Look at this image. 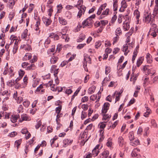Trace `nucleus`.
Returning <instances> with one entry per match:
<instances>
[{
  "label": "nucleus",
  "instance_id": "1",
  "mask_svg": "<svg viewBox=\"0 0 158 158\" xmlns=\"http://www.w3.org/2000/svg\"><path fill=\"white\" fill-rule=\"evenodd\" d=\"M95 16V14H93L85 20L82 23V25L83 26V28H84L85 26H88L89 28L91 27L94 22L92 19L94 18Z\"/></svg>",
  "mask_w": 158,
  "mask_h": 158
},
{
  "label": "nucleus",
  "instance_id": "2",
  "mask_svg": "<svg viewBox=\"0 0 158 158\" xmlns=\"http://www.w3.org/2000/svg\"><path fill=\"white\" fill-rule=\"evenodd\" d=\"M145 22L149 23L150 22H152L154 20L153 18H151V15L150 13L148 14L147 13L144 15Z\"/></svg>",
  "mask_w": 158,
  "mask_h": 158
},
{
  "label": "nucleus",
  "instance_id": "3",
  "mask_svg": "<svg viewBox=\"0 0 158 158\" xmlns=\"http://www.w3.org/2000/svg\"><path fill=\"white\" fill-rule=\"evenodd\" d=\"M42 20L46 27L48 26L52 23V21L50 18H47L44 16L43 17Z\"/></svg>",
  "mask_w": 158,
  "mask_h": 158
},
{
  "label": "nucleus",
  "instance_id": "4",
  "mask_svg": "<svg viewBox=\"0 0 158 158\" xmlns=\"http://www.w3.org/2000/svg\"><path fill=\"white\" fill-rule=\"evenodd\" d=\"M79 11L78 12L77 16L79 18L81 17L82 14H84L86 10V7L84 6H81L79 8Z\"/></svg>",
  "mask_w": 158,
  "mask_h": 158
},
{
  "label": "nucleus",
  "instance_id": "5",
  "mask_svg": "<svg viewBox=\"0 0 158 158\" xmlns=\"http://www.w3.org/2000/svg\"><path fill=\"white\" fill-rule=\"evenodd\" d=\"M109 106L110 104L108 102L105 103L102 107V113H106L107 112L108 110L109 109Z\"/></svg>",
  "mask_w": 158,
  "mask_h": 158
},
{
  "label": "nucleus",
  "instance_id": "6",
  "mask_svg": "<svg viewBox=\"0 0 158 158\" xmlns=\"http://www.w3.org/2000/svg\"><path fill=\"white\" fill-rule=\"evenodd\" d=\"M21 118L22 120H19V122H22L23 121H29L31 120L30 118L28 117L27 114H24L21 115Z\"/></svg>",
  "mask_w": 158,
  "mask_h": 158
},
{
  "label": "nucleus",
  "instance_id": "7",
  "mask_svg": "<svg viewBox=\"0 0 158 158\" xmlns=\"http://www.w3.org/2000/svg\"><path fill=\"white\" fill-rule=\"evenodd\" d=\"M19 117V114H13L10 117V120L13 123L16 122L18 118Z\"/></svg>",
  "mask_w": 158,
  "mask_h": 158
},
{
  "label": "nucleus",
  "instance_id": "8",
  "mask_svg": "<svg viewBox=\"0 0 158 158\" xmlns=\"http://www.w3.org/2000/svg\"><path fill=\"white\" fill-rule=\"evenodd\" d=\"M107 5V4L106 3H105L102 5L99 8L98 10L97 13V14L98 15H100L102 10L105 9V8L106 7Z\"/></svg>",
  "mask_w": 158,
  "mask_h": 158
},
{
  "label": "nucleus",
  "instance_id": "9",
  "mask_svg": "<svg viewBox=\"0 0 158 158\" xmlns=\"http://www.w3.org/2000/svg\"><path fill=\"white\" fill-rule=\"evenodd\" d=\"M109 151L107 150H105L103 151L100 155L101 158H106L109 156Z\"/></svg>",
  "mask_w": 158,
  "mask_h": 158
},
{
  "label": "nucleus",
  "instance_id": "10",
  "mask_svg": "<svg viewBox=\"0 0 158 158\" xmlns=\"http://www.w3.org/2000/svg\"><path fill=\"white\" fill-rule=\"evenodd\" d=\"M18 41L17 40H16L15 44L14 45L13 47V52L14 54H15L17 52L18 49Z\"/></svg>",
  "mask_w": 158,
  "mask_h": 158
},
{
  "label": "nucleus",
  "instance_id": "11",
  "mask_svg": "<svg viewBox=\"0 0 158 158\" xmlns=\"http://www.w3.org/2000/svg\"><path fill=\"white\" fill-rule=\"evenodd\" d=\"M134 14L137 20V23H138L139 22V18L140 16V12L138 10H136L134 11Z\"/></svg>",
  "mask_w": 158,
  "mask_h": 158
},
{
  "label": "nucleus",
  "instance_id": "12",
  "mask_svg": "<svg viewBox=\"0 0 158 158\" xmlns=\"http://www.w3.org/2000/svg\"><path fill=\"white\" fill-rule=\"evenodd\" d=\"M58 20L60 24L62 25H65L67 23V21L62 17H59L58 18Z\"/></svg>",
  "mask_w": 158,
  "mask_h": 158
},
{
  "label": "nucleus",
  "instance_id": "13",
  "mask_svg": "<svg viewBox=\"0 0 158 158\" xmlns=\"http://www.w3.org/2000/svg\"><path fill=\"white\" fill-rule=\"evenodd\" d=\"M49 37L53 39L54 40H58L59 38V36L56 34L53 33H50Z\"/></svg>",
  "mask_w": 158,
  "mask_h": 158
},
{
  "label": "nucleus",
  "instance_id": "14",
  "mask_svg": "<svg viewBox=\"0 0 158 158\" xmlns=\"http://www.w3.org/2000/svg\"><path fill=\"white\" fill-rule=\"evenodd\" d=\"M31 54L30 53H27L23 58V60H27L30 59L31 58Z\"/></svg>",
  "mask_w": 158,
  "mask_h": 158
},
{
  "label": "nucleus",
  "instance_id": "15",
  "mask_svg": "<svg viewBox=\"0 0 158 158\" xmlns=\"http://www.w3.org/2000/svg\"><path fill=\"white\" fill-rule=\"evenodd\" d=\"M58 57L55 56H53L50 59V62L52 64H55L58 60Z\"/></svg>",
  "mask_w": 158,
  "mask_h": 158
},
{
  "label": "nucleus",
  "instance_id": "16",
  "mask_svg": "<svg viewBox=\"0 0 158 158\" xmlns=\"http://www.w3.org/2000/svg\"><path fill=\"white\" fill-rule=\"evenodd\" d=\"M85 35L83 33L80 34L79 38L77 39V42H80L82 41L85 38Z\"/></svg>",
  "mask_w": 158,
  "mask_h": 158
},
{
  "label": "nucleus",
  "instance_id": "17",
  "mask_svg": "<svg viewBox=\"0 0 158 158\" xmlns=\"http://www.w3.org/2000/svg\"><path fill=\"white\" fill-rule=\"evenodd\" d=\"M123 28L125 31L128 30L130 28L129 23L127 22H124L123 24Z\"/></svg>",
  "mask_w": 158,
  "mask_h": 158
},
{
  "label": "nucleus",
  "instance_id": "18",
  "mask_svg": "<svg viewBox=\"0 0 158 158\" xmlns=\"http://www.w3.org/2000/svg\"><path fill=\"white\" fill-rule=\"evenodd\" d=\"M147 62L148 63H151L152 61V56L150 54L148 53L146 55Z\"/></svg>",
  "mask_w": 158,
  "mask_h": 158
},
{
  "label": "nucleus",
  "instance_id": "19",
  "mask_svg": "<svg viewBox=\"0 0 158 158\" xmlns=\"http://www.w3.org/2000/svg\"><path fill=\"white\" fill-rule=\"evenodd\" d=\"M118 142L120 146L122 147L124 143L123 138L122 136H120L118 139Z\"/></svg>",
  "mask_w": 158,
  "mask_h": 158
},
{
  "label": "nucleus",
  "instance_id": "20",
  "mask_svg": "<svg viewBox=\"0 0 158 158\" xmlns=\"http://www.w3.org/2000/svg\"><path fill=\"white\" fill-rule=\"evenodd\" d=\"M35 68L36 66L33 63H31L29 66H28L27 67V69H26L27 70H33L35 69Z\"/></svg>",
  "mask_w": 158,
  "mask_h": 158
},
{
  "label": "nucleus",
  "instance_id": "21",
  "mask_svg": "<svg viewBox=\"0 0 158 158\" xmlns=\"http://www.w3.org/2000/svg\"><path fill=\"white\" fill-rule=\"evenodd\" d=\"M96 87L94 86H92L90 87L88 91V93L89 94H91L94 92Z\"/></svg>",
  "mask_w": 158,
  "mask_h": 158
},
{
  "label": "nucleus",
  "instance_id": "22",
  "mask_svg": "<svg viewBox=\"0 0 158 158\" xmlns=\"http://www.w3.org/2000/svg\"><path fill=\"white\" fill-rule=\"evenodd\" d=\"M73 141L72 140H70L69 139H65L63 141V143L64 146L68 145L69 144L71 143Z\"/></svg>",
  "mask_w": 158,
  "mask_h": 158
},
{
  "label": "nucleus",
  "instance_id": "23",
  "mask_svg": "<svg viewBox=\"0 0 158 158\" xmlns=\"http://www.w3.org/2000/svg\"><path fill=\"white\" fill-rule=\"evenodd\" d=\"M99 131L100 132V138L99 139V140L100 141H102L104 138V130H99Z\"/></svg>",
  "mask_w": 158,
  "mask_h": 158
},
{
  "label": "nucleus",
  "instance_id": "24",
  "mask_svg": "<svg viewBox=\"0 0 158 158\" xmlns=\"http://www.w3.org/2000/svg\"><path fill=\"white\" fill-rule=\"evenodd\" d=\"M143 57H140L138 59L136 63L137 66L138 67H139V66L141 65L143 63Z\"/></svg>",
  "mask_w": 158,
  "mask_h": 158
},
{
  "label": "nucleus",
  "instance_id": "25",
  "mask_svg": "<svg viewBox=\"0 0 158 158\" xmlns=\"http://www.w3.org/2000/svg\"><path fill=\"white\" fill-rule=\"evenodd\" d=\"M28 30L27 29H25L21 35V38L23 39H26L27 36Z\"/></svg>",
  "mask_w": 158,
  "mask_h": 158
},
{
  "label": "nucleus",
  "instance_id": "26",
  "mask_svg": "<svg viewBox=\"0 0 158 158\" xmlns=\"http://www.w3.org/2000/svg\"><path fill=\"white\" fill-rule=\"evenodd\" d=\"M129 138L131 142L133 141L134 139V133L133 131L130 132L129 134Z\"/></svg>",
  "mask_w": 158,
  "mask_h": 158
},
{
  "label": "nucleus",
  "instance_id": "27",
  "mask_svg": "<svg viewBox=\"0 0 158 158\" xmlns=\"http://www.w3.org/2000/svg\"><path fill=\"white\" fill-rule=\"evenodd\" d=\"M115 34L116 35L118 36L122 34V31L120 27L117 28L115 31Z\"/></svg>",
  "mask_w": 158,
  "mask_h": 158
},
{
  "label": "nucleus",
  "instance_id": "28",
  "mask_svg": "<svg viewBox=\"0 0 158 158\" xmlns=\"http://www.w3.org/2000/svg\"><path fill=\"white\" fill-rule=\"evenodd\" d=\"M61 37L63 39L65 40V41L67 42H68L69 40V38L67 34H62Z\"/></svg>",
  "mask_w": 158,
  "mask_h": 158
},
{
  "label": "nucleus",
  "instance_id": "29",
  "mask_svg": "<svg viewBox=\"0 0 158 158\" xmlns=\"http://www.w3.org/2000/svg\"><path fill=\"white\" fill-rule=\"evenodd\" d=\"M81 88L79 87L74 92V94L72 95L71 98V100H72L74 99L75 96L77 95L78 94Z\"/></svg>",
  "mask_w": 158,
  "mask_h": 158
},
{
  "label": "nucleus",
  "instance_id": "30",
  "mask_svg": "<svg viewBox=\"0 0 158 158\" xmlns=\"http://www.w3.org/2000/svg\"><path fill=\"white\" fill-rule=\"evenodd\" d=\"M158 14V8L157 7H155L153 10V18L155 16H156Z\"/></svg>",
  "mask_w": 158,
  "mask_h": 158
},
{
  "label": "nucleus",
  "instance_id": "31",
  "mask_svg": "<svg viewBox=\"0 0 158 158\" xmlns=\"http://www.w3.org/2000/svg\"><path fill=\"white\" fill-rule=\"evenodd\" d=\"M121 7L125 9L127 7V5L125 0H123L121 2Z\"/></svg>",
  "mask_w": 158,
  "mask_h": 158
},
{
  "label": "nucleus",
  "instance_id": "32",
  "mask_svg": "<svg viewBox=\"0 0 158 158\" xmlns=\"http://www.w3.org/2000/svg\"><path fill=\"white\" fill-rule=\"evenodd\" d=\"M15 81L14 80H11L7 82V85L9 86H13L15 84Z\"/></svg>",
  "mask_w": 158,
  "mask_h": 158
},
{
  "label": "nucleus",
  "instance_id": "33",
  "mask_svg": "<svg viewBox=\"0 0 158 158\" xmlns=\"http://www.w3.org/2000/svg\"><path fill=\"white\" fill-rule=\"evenodd\" d=\"M118 0H115L113 3L114 10L115 11L117 10L118 8Z\"/></svg>",
  "mask_w": 158,
  "mask_h": 158
},
{
  "label": "nucleus",
  "instance_id": "34",
  "mask_svg": "<svg viewBox=\"0 0 158 158\" xmlns=\"http://www.w3.org/2000/svg\"><path fill=\"white\" fill-rule=\"evenodd\" d=\"M109 9H106L105 11H104L102 13L101 16H100V19H102L103 17H102L103 15H108L109 14Z\"/></svg>",
  "mask_w": 158,
  "mask_h": 158
},
{
  "label": "nucleus",
  "instance_id": "35",
  "mask_svg": "<svg viewBox=\"0 0 158 158\" xmlns=\"http://www.w3.org/2000/svg\"><path fill=\"white\" fill-rule=\"evenodd\" d=\"M30 104V102L28 100H25L23 102V105L26 108H27L28 107Z\"/></svg>",
  "mask_w": 158,
  "mask_h": 158
},
{
  "label": "nucleus",
  "instance_id": "36",
  "mask_svg": "<svg viewBox=\"0 0 158 158\" xmlns=\"http://www.w3.org/2000/svg\"><path fill=\"white\" fill-rule=\"evenodd\" d=\"M57 13H60L61 12V10L63 8L62 5L61 4L58 5L57 6Z\"/></svg>",
  "mask_w": 158,
  "mask_h": 158
},
{
  "label": "nucleus",
  "instance_id": "37",
  "mask_svg": "<svg viewBox=\"0 0 158 158\" xmlns=\"http://www.w3.org/2000/svg\"><path fill=\"white\" fill-rule=\"evenodd\" d=\"M139 143V142L138 139H136L135 140V142H133L132 141H131L130 142V144L132 146H135V145H138Z\"/></svg>",
  "mask_w": 158,
  "mask_h": 158
},
{
  "label": "nucleus",
  "instance_id": "38",
  "mask_svg": "<svg viewBox=\"0 0 158 158\" xmlns=\"http://www.w3.org/2000/svg\"><path fill=\"white\" fill-rule=\"evenodd\" d=\"M99 152V151L98 150H96L94 149L92 151V154L94 156H97Z\"/></svg>",
  "mask_w": 158,
  "mask_h": 158
},
{
  "label": "nucleus",
  "instance_id": "39",
  "mask_svg": "<svg viewBox=\"0 0 158 158\" xmlns=\"http://www.w3.org/2000/svg\"><path fill=\"white\" fill-rule=\"evenodd\" d=\"M106 123L105 122H101L100 124V128L104 130V128L106 126Z\"/></svg>",
  "mask_w": 158,
  "mask_h": 158
},
{
  "label": "nucleus",
  "instance_id": "40",
  "mask_svg": "<svg viewBox=\"0 0 158 158\" xmlns=\"http://www.w3.org/2000/svg\"><path fill=\"white\" fill-rule=\"evenodd\" d=\"M87 115V114L86 112L82 111L81 114V119L82 120H83L86 117Z\"/></svg>",
  "mask_w": 158,
  "mask_h": 158
},
{
  "label": "nucleus",
  "instance_id": "41",
  "mask_svg": "<svg viewBox=\"0 0 158 158\" xmlns=\"http://www.w3.org/2000/svg\"><path fill=\"white\" fill-rule=\"evenodd\" d=\"M101 45V42L100 41L96 42L95 43V48L96 49H98Z\"/></svg>",
  "mask_w": 158,
  "mask_h": 158
},
{
  "label": "nucleus",
  "instance_id": "42",
  "mask_svg": "<svg viewBox=\"0 0 158 158\" xmlns=\"http://www.w3.org/2000/svg\"><path fill=\"white\" fill-rule=\"evenodd\" d=\"M110 68L108 66H106L105 68V74L106 75L108 74L110 71Z\"/></svg>",
  "mask_w": 158,
  "mask_h": 158
},
{
  "label": "nucleus",
  "instance_id": "43",
  "mask_svg": "<svg viewBox=\"0 0 158 158\" xmlns=\"http://www.w3.org/2000/svg\"><path fill=\"white\" fill-rule=\"evenodd\" d=\"M15 16V14L13 12H11L10 13L9 16V18L10 21H11Z\"/></svg>",
  "mask_w": 158,
  "mask_h": 158
},
{
  "label": "nucleus",
  "instance_id": "44",
  "mask_svg": "<svg viewBox=\"0 0 158 158\" xmlns=\"http://www.w3.org/2000/svg\"><path fill=\"white\" fill-rule=\"evenodd\" d=\"M151 124L154 127H156L157 126V124L154 119H152L151 120Z\"/></svg>",
  "mask_w": 158,
  "mask_h": 158
},
{
  "label": "nucleus",
  "instance_id": "45",
  "mask_svg": "<svg viewBox=\"0 0 158 158\" xmlns=\"http://www.w3.org/2000/svg\"><path fill=\"white\" fill-rule=\"evenodd\" d=\"M42 124L40 120L39 121L37 122V124L35 126V127L36 129H38Z\"/></svg>",
  "mask_w": 158,
  "mask_h": 158
},
{
  "label": "nucleus",
  "instance_id": "46",
  "mask_svg": "<svg viewBox=\"0 0 158 158\" xmlns=\"http://www.w3.org/2000/svg\"><path fill=\"white\" fill-rule=\"evenodd\" d=\"M119 38V36H116L114 37L113 39V44H114L117 42Z\"/></svg>",
  "mask_w": 158,
  "mask_h": 158
},
{
  "label": "nucleus",
  "instance_id": "47",
  "mask_svg": "<svg viewBox=\"0 0 158 158\" xmlns=\"http://www.w3.org/2000/svg\"><path fill=\"white\" fill-rule=\"evenodd\" d=\"M86 45L85 44H80L77 47V49H80Z\"/></svg>",
  "mask_w": 158,
  "mask_h": 158
},
{
  "label": "nucleus",
  "instance_id": "48",
  "mask_svg": "<svg viewBox=\"0 0 158 158\" xmlns=\"http://www.w3.org/2000/svg\"><path fill=\"white\" fill-rule=\"evenodd\" d=\"M103 119L105 120L110 118L111 117V115H109L108 114H103Z\"/></svg>",
  "mask_w": 158,
  "mask_h": 158
},
{
  "label": "nucleus",
  "instance_id": "49",
  "mask_svg": "<svg viewBox=\"0 0 158 158\" xmlns=\"http://www.w3.org/2000/svg\"><path fill=\"white\" fill-rule=\"evenodd\" d=\"M40 17L39 16L38 18H37V20L36 21V24L35 25V27H39L40 24Z\"/></svg>",
  "mask_w": 158,
  "mask_h": 158
},
{
  "label": "nucleus",
  "instance_id": "50",
  "mask_svg": "<svg viewBox=\"0 0 158 158\" xmlns=\"http://www.w3.org/2000/svg\"><path fill=\"white\" fill-rule=\"evenodd\" d=\"M17 133L15 131H13L12 132H11L9 134V136L10 137H13L15 136L16 135H17Z\"/></svg>",
  "mask_w": 158,
  "mask_h": 158
},
{
  "label": "nucleus",
  "instance_id": "51",
  "mask_svg": "<svg viewBox=\"0 0 158 158\" xmlns=\"http://www.w3.org/2000/svg\"><path fill=\"white\" fill-rule=\"evenodd\" d=\"M23 107L22 105H20L19 106V107H18V111L19 113H20L21 112H23Z\"/></svg>",
  "mask_w": 158,
  "mask_h": 158
},
{
  "label": "nucleus",
  "instance_id": "52",
  "mask_svg": "<svg viewBox=\"0 0 158 158\" xmlns=\"http://www.w3.org/2000/svg\"><path fill=\"white\" fill-rule=\"evenodd\" d=\"M21 140H16L15 142V143L16 145V146L17 148H19V146L20 145L21 143Z\"/></svg>",
  "mask_w": 158,
  "mask_h": 158
},
{
  "label": "nucleus",
  "instance_id": "53",
  "mask_svg": "<svg viewBox=\"0 0 158 158\" xmlns=\"http://www.w3.org/2000/svg\"><path fill=\"white\" fill-rule=\"evenodd\" d=\"M88 100V98L87 96H85L82 98L81 101L82 102H87Z\"/></svg>",
  "mask_w": 158,
  "mask_h": 158
},
{
  "label": "nucleus",
  "instance_id": "54",
  "mask_svg": "<svg viewBox=\"0 0 158 158\" xmlns=\"http://www.w3.org/2000/svg\"><path fill=\"white\" fill-rule=\"evenodd\" d=\"M54 0H48V1L47 6V7H50L51 5V4L52 3L54 2Z\"/></svg>",
  "mask_w": 158,
  "mask_h": 158
},
{
  "label": "nucleus",
  "instance_id": "55",
  "mask_svg": "<svg viewBox=\"0 0 158 158\" xmlns=\"http://www.w3.org/2000/svg\"><path fill=\"white\" fill-rule=\"evenodd\" d=\"M97 98V96L96 95L93 94L90 97V99L92 101H95Z\"/></svg>",
  "mask_w": 158,
  "mask_h": 158
},
{
  "label": "nucleus",
  "instance_id": "56",
  "mask_svg": "<svg viewBox=\"0 0 158 158\" xmlns=\"http://www.w3.org/2000/svg\"><path fill=\"white\" fill-rule=\"evenodd\" d=\"M37 60V57L35 56H33V58L30 60V62L31 63H33L34 62H36Z\"/></svg>",
  "mask_w": 158,
  "mask_h": 158
},
{
  "label": "nucleus",
  "instance_id": "57",
  "mask_svg": "<svg viewBox=\"0 0 158 158\" xmlns=\"http://www.w3.org/2000/svg\"><path fill=\"white\" fill-rule=\"evenodd\" d=\"M19 76L22 77L24 74L25 72L23 70H22L20 69V70L19 71Z\"/></svg>",
  "mask_w": 158,
  "mask_h": 158
},
{
  "label": "nucleus",
  "instance_id": "58",
  "mask_svg": "<svg viewBox=\"0 0 158 158\" xmlns=\"http://www.w3.org/2000/svg\"><path fill=\"white\" fill-rule=\"evenodd\" d=\"M16 100H17V102L18 103H20L22 101L23 99L22 97H17L16 99Z\"/></svg>",
  "mask_w": 158,
  "mask_h": 158
},
{
  "label": "nucleus",
  "instance_id": "59",
  "mask_svg": "<svg viewBox=\"0 0 158 158\" xmlns=\"http://www.w3.org/2000/svg\"><path fill=\"white\" fill-rule=\"evenodd\" d=\"M29 64L27 62H24L22 64V66L23 68H26L27 66Z\"/></svg>",
  "mask_w": 158,
  "mask_h": 158
},
{
  "label": "nucleus",
  "instance_id": "60",
  "mask_svg": "<svg viewBox=\"0 0 158 158\" xmlns=\"http://www.w3.org/2000/svg\"><path fill=\"white\" fill-rule=\"evenodd\" d=\"M149 128L148 127H147L145 128L144 130V135H148V131L149 130Z\"/></svg>",
  "mask_w": 158,
  "mask_h": 158
},
{
  "label": "nucleus",
  "instance_id": "61",
  "mask_svg": "<svg viewBox=\"0 0 158 158\" xmlns=\"http://www.w3.org/2000/svg\"><path fill=\"white\" fill-rule=\"evenodd\" d=\"M81 108L84 110H86L88 109V106L87 105L83 104L82 105Z\"/></svg>",
  "mask_w": 158,
  "mask_h": 158
},
{
  "label": "nucleus",
  "instance_id": "62",
  "mask_svg": "<svg viewBox=\"0 0 158 158\" xmlns=\"http://www.w3.org/2000/svg\"><path fill=\"white\" fill-rule=\"evenodd\" d=\"M68 63V61H64L62 62L60 64V66L61 67H63L66 65Z\"/></svg>",
  "mask_w": 158,
  "mask_h": 158
},
{
  "label": "nucleus",
  "instance_id": "63",
  "mask_svg": "<svg viewBox=\"0 0 158 158\" xmlns=\"http://www.w3.org/2000/svg\"><path fill=\"white\" fill-rule=\"evenodd\" d=\"M143 132V129L141 127H139L137 131V134L138 135H141V134L142 132Z\"/></svg>",
  "mask_w": 158,
  "mask_h": 158
},
{
  "label": "nucleus",
  "instance_id": "64",
  "mask_svg": "<svg viewBox=\"0 0 158 158\" xmlns=\"http://www.w3.org/2000/svg\"><path fill=\"white\" fill-rule=\"evenodd\" d=\"M128 49V46L127 44L123 46V52L127 51Z\"/></svg>",
  "mask_w": 158,
  "mask_h": 158
}]
</instances>
